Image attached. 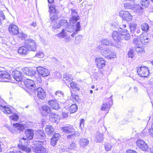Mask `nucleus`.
I'll return each mask as SVG.
<instances>
[{
	"mask_svg": "<svg viewBox=\"0 0 153 153\" xmlns=\"http://www.w3.org/2000/svg\"><path fill=\"white\" fill-rule=\"evenodd\" d=\"M63 80L66 83L67 82H71L72 81L73 79L71 76L69 77L67 74H64L63 75Z\"/></svg>",
	"mask_w": 153,
	"mask_h": 153,
	"instance_id": "4c0bfd02",
	"label": "nucleus"
},
{
	"mask_svg": "<svg viewBox=\"0 0 153 153\" xmlns=\"http://www.w3.org/2000/svg\"><path fill=\"white\" fill-rule=\"evenodd\" d=\"M105 149L107 151H109L111 150V145L109 144H106L105 146Z\"/></svg>",
	"mask_w": 153,
	"mask_h": 153,
	"instance_id": "4d7b16f0",
	"label": "nucleus"
},
{
	"mask_svg": "<svg viewBox=\"0 0 153 153\" xmlns=\"http://www.w3.org/2000/svg\"><path fill=\"white\" fill-rule=\"evenodd\" d=\"M45 131L48 135H53L55 133V129L53 127L50 125H47L45 128Z\"/></svg>",
	"mask_w": 153,
	"mask_h": 153,
	"instance_id": "4be33fe9",
	"label": "nucleus"
},
{
	"mask_svg": "<svg viewBox=\"0 0 153 153\" xmlns=\"http://www.w3.org/2000/svg\"><path fill=\"white\" fill-rule=\"evenodd\" d=\"M57 141L56 139H55V138L52 137L51 139V145L53 146H55Z\"/></svg>",
	"mask_w": 153,
	"mask_h": 153,
	"instance_id": "603ef678",
	"label": "nucleus"
},
{
	"mask_svg": "<svg viewBox=\"0 0 153 153\" xmlns=\"http://www.w3.org/2000/svg\"><path fill=\"white\" fill-rule=\"evenodd\" d=\"M25 46L31 51H35L36 49V43L34 40L30 38L27 39L24 42Z\"/></svg>",
	"mask_w": 153,
	"mask_h": 153,
	"instance_id": "20e7f679",
	"label": "nucleus"
},
{
	"mask_svg": "<svg viewBox=\"0 0 153 153\" xmlns=\"http://www.w3.org/2000/svg\"><path fill=\"white\" fill-rule=\"evenodd\" d=\"M19 37H20L22 39L25 40L27 37V36L26 34L22 33L19 34Z\"/></svg>",
	"mask_w": 153,
	"mask_h": 153,
	"instance_id": "5fc2aeb1",
	"label": "nucleus"
},
{
	"mask_svg": "<svg viewBox=\"0 0 153 153\" xmlns=\"http://www.w3.org/2000/svg\"><path fill=\"white\" fill-rule=\"evenodd\" d=\"M137 72L140 76L143 77H146L149 73L148 68L145 66L137 68Z\"/></svg>",
	"mask_w": 153,
	"mask_h": 153,
	"instance_id": "39448f33",
	"label": "nucleus"
},
{
	"mask_svg": "<svg viewBox=\"0 0 153 153\" xmlns=\"http://www.w3.org/2000/svg\"><path fill=\"white\" fill-rule=\"evenodd\" d=\"M13 126L15 127V130H19L22 131L25 129V126L22 124L18 123L13 124Z\"/></svg>",
	"mask_w": 153,
	"mask_h": 153,
	"instance_id": "2f4dec72",
	"label": "nucleus"
},
{
	"mask_svg": "<svg viewBox=\"0 0 153 153\" xmlns=\"http://www.w3.org/2000/svg\"><path fill=\"white\" fill-rule=\"evenodd\" d=\"M59 22L61 26L65 27V29L68 28L69 30H71V29H72V27L69 25V24L66 20L62 19Z\"/></svg>",
	"mask_w": 153,
	"mask_h": 153,
	"instance_id": "a878e982",
	"label": "nucleus"
},
{
	"mask_svg": "<svg viewBox=\"0 0 153 153\" xmlns=\"http://www.w3.org/2000/svg\"><path fill=\"white\" fill-rule=\"evenodd\" d=\"M11 78V76L9 73L6 71H0V79L4 82H8Z\"/></svg>",
	"mask_w": 153,
	"mask_h": 153,
	"instance_id": "9d476101",
	"label": "nucleus"
},
{
	"mask_svg": "<svg viewBox=\"0 0 153 153\" xmlns=\"http://www.w3.org/2000/svg\"><path fill=\"white\" fill-rule=\"evenodd\" d=\"M120 32L117 31H114L112 34V37L113 39L116 41L120 42L121 40H123V37H122Z\"/></svg>",
	"mask_w": 153,
	"mask_h": 153,
	"instance_id": "412c9836",
	"label": "nucleus"
},
{
	"mask_svg": "<svg viewBox=\"0 0 153 153\" xmlns=\"http://www.w3.org/2000/svg\"><path fill=\"white\" fill-rule=\"evenodd\" d=\"M50 114H49L50 120L53 122H56L58 119L59 118L58 115L53 112H50Z\"/></svg>",
	"mask_w": 153,
	"mask_h": 153,
	"instance_id": "c756f323",
	"label": "nucleus"
},
{
	"mask_svg": "<svg viewBox=\"0 0 153 153\" xmlns=\"http://www.w3.org/2000/svg\"><path fill=\"white\" fill-rule=\"evenodd\" d=\"M134 4L132 5L129 3H126L124 4V6L126 9L133 10L134 7Z\"/></svg>",
	"mask_w": 153,
	"mask_h": 153,
	"instance_id": "79ce46f5",
	"label": "nucleus"
},
{
	"mask_svg": "<svg viewBox=\"0 0 153 153\" xmlns=\"http://www.w3.org/2000/svg\"><path fill=\"white\" fill-rule=\"evenodd\" d=\"M10 34L16 35L19 33V29L17 26L14 24H11L8 28Z\"/></svg>",
	"mask_w": 153,
	"mask_h": 153,
	"instance_id": "f3484780",
	"label": "nucleus"
},
{
	"mask_svg": "<svg viewBox=\"0 0 153 153\" xmlns=\"http://www.w3.org/2000/svg\"><path fill=\"white\" fill-rule=\"evenodd\" d=\"M71 95L73 98V102H77L79 100V97L78 96L75 94H71Z\"/></svg>",
	"mask_w": 153,
	"mask_h": 153,
	"instance_id": "de8ad7c7",
	"label": "nucleus"
},
{
	"mask_svg": "<svg viewBox=\"0 0 153 153\" xmlns=\"http://www.w3.org/2000/svg\"><path fill=\"white\" fill-rule=\"evenodd\" d=\"M119 14L123 19L127 22L131 21L132 19V16L127 11L121 10L119 12Z\"/></svg>",
	"mask_w": 153,
	"mask_h": 153,
	"instance_id": "0eeeda50",
	"label": "nucleus"
},
{
	"mask_svg": "<svg viewBox=\"0 0 153 153\" xmlns=\"http://www.w3.org/2000/svg\"><path fill=\"white\" fill-rule=\"evenodd\" d=\"M43 55L44 54L42 52H39L36 54L35 57L39 58H41L43 57Z\"/></svg>",
	"mask_w": 153,
	"mask_h": 153,
	"instance_id": "e2e57ef3",
	"label": "nucleus"
},
{
	"mask_svg": "<svg viewBox=\"0 0 153 153\" xmlns=\"http://www.w3.org/2000/svg\"><path fill=\"white\" fill-rule=\"evenodd\" d=\"M133 10L136 11L138 15H141L143 11V8L139 4H135Z\"/></svg>",
	"mask_w": 153,
	"mask_h": 153,
	"instance_id": "c85d7f7f",
	"label": "nucleus"
},
{
	"mask_svg": "<svg viewBox=\"0 0 153 153\" xmlns=\"http://www.w3.org/2000/svg\"><path fill=\"white\" fill-rule=\"evenodd\" d=\"M24 84L27 88H28L29 91H31L33 92L35 91V89L37 87L34 81L31 79H27L24 82Z\"/></svg>",
	"mask_w": 153,
	"mask_h": 153,
	"instance_id": "423d86ee",
	"label": "nucleus"
},
{
	"mask_svg": "<svg viewBox=\"0 0 153 153\" xmlns=\"http://www.w3.org/2000/svg\"><path fill=\"white\" fill-rule=\"evenodd\" d=\"M61 129L63 132L66 134L72 133L75 131V129L73 126L70 125L62 127Z\"/></svg>",
	"mask_w": 153,
	"mask_h": 153,
	"instance_id": "6ab92c4d",
	"label": "nucleus"
},
{
	"mask_svg": "<svg viewBox=\"0 0 153 153\" xmlns=\"http://www.w3.org/2000/svg\"><path fill=\"white\" fill-rule=\"evenodd\" d=\"M48 104L53 109L57 110L59 108V106L58 103L55 101L51 100L48 101Z\"/></svg>",
	"mask_w": 153,
	"mask_h": 153,
	"instance_id": "bb28decb",
	"label": "nucleus"
},
{
	"mask_svg": "<svg viewBox=\"0 0 153 153\" xmlns=\"http://www.w3.org/2000/svg\"><path fill=\"white\" fill-rule=\"evenodd\" d=\"M89 143V140L87 139L82 138L79 141V143L81 147L84 148Z\"/></svg>",
	"mask_w": 153,
	"mask_h": 153,
	"instance_id": "7c9ffc66",
	"label": "nucleus"
},
{
	"mask_svg": "<svg viewBox=\"0 0 153 153\" xmlns=\"http://www.w3.org/2000/svg\"><path fill=\"white\" fill-rule=\"evenodd\" d=\"M140 39L139 40L137 38H134L133 40V43L136 45H139V44L140 43Z\"/></svg>",
	"mask_w": 153,
	"mask_h": 153,
	"instance_id": "6e6d98bb",
	"label": "nucleus"
},
{
	"mask_svg": "<svg viewBox=\"0 0 153 153\" xmlns=\"http://www.w3.org/2000/svg\"><path fill=\"white\" fill-rule=\"evenodd\" d=\"M12 76L14 79L17 81L19 82L22 80L23 75L20 71H13Z\"/></svg>",
	"mask_w": 153,
	"mask_h": 153,
	"instance_id": "2eb2a0df",
	"label": "nucleus"
},
{
	"mask_svg": "<svg viewBox=\"0 0 153 153\" xmlns=\"http://www.w3.org/2000/svg\"><path fill=\"white\" fill-rule=\"evenodd\" d=\"M29 50V49L25 45V46L19 48L18 50V53L21 55L24 56L28 53Z\"/></svg>",
	"mask_w": 153,
	"mask_h": 153,
	"instance_id": "b1692460",
	"label": "nucleus"
},
{
	"mask_svg": "<svg viewBox=\"0 0 153 153\" xmlns=\"http://www.w3.org/2000/svg\"><path fill=\"white\" fill-rule=\"evenodd\" d=\"M61 137L59 133H55L53 136V137L55 138V139H56V140H58Z\"/></svg>",
	"mask_w": 153,
	"mask_h": 153,
	"instance_id": "680f3d73",
	"label": "nucleus"
},
{
	"mask_svg": "<svg viewBox=\"0 0 153 153\" xmlns=\"http://www.w3.org/2000/svg\"><path fill=\"white\" fill-rule=\"evenodd\" d=\"M5 19V16L4 13H0V25L1 24V20H3Z\"/></svg>",
	"mask_w": 153,
	"mask_h": 153,
	"instance_id": "69168bd1",
	"label": "nucleus"
},
{
	"mask_svg": "<svg viewBox=\"0 0 153 153\" xmlns=\"http://www.w3.org/2000/svg\"><path fill=\"white\" fill-rule=\"evenodd\" d=\"M25 134L27 139L32 140L34 135V131L32 129H27L25 131Z\"/></svg>",
	"mask_w": 153,
	"mask_h": 153,
	"instance_id": "5701e85b",
	"label": "nucleus"
},
{
	"mask_svg": "<svg viewBox=\"0 0 153 153\" xmlns=\"http://www.w3.org/2000/svg\"><path fill=\"white\" fill-rule=\"evenodd\" d=\"M95 62L97 67L100 69L102 68L105 65V61L102 58H96Z\"/></svg>",
	"mask_w": 153,
	"mask_h": 153,
	"instance_id": "aec40b11",
	"label": "nucleus"
},
{
	"mask_svg": "<svg viewBox=\"0 0 153 153\" xmlns=\"http://www.w3.org/2000/svg\"><path fill=\"white\" fill-rule=\"evenodd\" d=\"M66 31L68 32H72L73 29H71V30H69L68 28H63L61 32L59 33L56 35V36L60 39L64 38L67 36V33L66 32Z\"/></svg>",
	"mask_w": 153,
	"mask_h": 153,
	"instance_id": "a211bd4d",
	"label": "nucleus"
},
{
	"mask_svg": "<svg viewBox=\"0 0 153 153\" xmlns=\"http://www.w3.org/2000/svg\"><path fill=\"white\" fill-rule=\"evenodd\" d=\"M33 150L35 153H47L48 151L45 148L44 142L42 141H35Z\"/></svg>",
	"mask_w": 153,
	"mask_h": 153,
	"instance_id": "f257e3e1",
	"label": "nucleus"
},
{
	"mask_svg": "<svg viewBox=\"0 0 153 153\" xmlns=\"http://www.w3.org/2000/svg\"><path fill=\"white\" fill-rule=\"evenodd\" d=\"M0 109L2 110V111L6 114H10L11 113L12 111L8 108H7L5 106H2L0 105Z\"/></svg>",
	"mask_w": 153,
	"mask_h": 153,
	"instance_id": "473e14b6",
	"label": "nucleus"
},
{
	"mask_svg": "<svg viewBox=\"0 0 153 153\" xmlns=\"http://www.w3.org/2000/svg\"><path fill=\"white\" fill-rule=\"evenodd\" d=\"M99 48L101 50L100 53L101 55L105 57H107L108 55L111 52L109 49L105 48L102 49V48L99 47Z\"/></svg>",
	"mask_w": 153,
	"mask_h": 153,
	"instance_id": "cd10ccee",
	"label": "nucleus"
},
{
	"mask_svg": "<svg viewBox=\"0 0 153 153\" xmlns=\"http://www.w3.org/2000/svg\"><path fill=\"white\" fill-rule=\"evenodd\" d=\"M10 118L12 120L17 121L19 120V117L18 115L15 114L10 116Z\"/></svg>",
	"mask_w": 153,
	"mask_h": 153,
	"instance_id": "8fccbe9b",
	"label": "nucleus"
},
{
	"mask_svg": "<svg viewBox=\"0 0 153 153\" xmlns=\"http://www.w3.org/2000/svg\"><path fill=\"white\" fill-rule=\"evenodd\" d=\"M81 27V26L80 25V22H78L76 25V31H79L80 30V28Z\"/></svg>",
	"mask_w": 153,
	"mask_h": 153,
	"instance_id": "0e129e2a",
	"label": "nucleus"
},
{
	"mask_svg": "<svg viewBox=\"0 0 153 153\" xmlns=\"http://www.w3.org/2000/svg\"><path fill=\"white\" fill-rule=\"evenodd\" d=\"M78 109V106L76 104H72L70 107L69 109L71 113H73L76 112Z\"/></svg>",
	"mask_w": 153,
	"mask_h": 153,
	"instance_id": "c9c22d12",
	"label": "nucleus"
},
{
	"mask_svg": "<svg viewBox=\"0 0 153 153\" xmlns=\"http://www.w3.org/2000/svg\"><path fill=\"white\" fill-rule=\"evenodd\" d=\"M110 42V41L108 39H104L102 41V44L105 45L109 44Z\"/></svg>",
	"mask_w": 153,
	"mask_h": 153,
	"instance_id": "864d4df0",
	"label": "nucleus"
},
{
	"mask_svg": "<svg viewBox=\"0 0 153 153\" xmlns=\"http://www.w3.org/2000/svg\"><path fill=\"white\" fill-rule=\"evenodd\" d=\"M36 69L39 74L43 77L48 76L50 74L47 69L41 67H38L36 68Z\"/></svg>",
	"mask_w": 153,
	"mask_h": 153,
	"instance_id": "9b49d317",
	"label": "nucleus"
},
{
	"mask_svg": "<svg viewBox=\"0 0 153 153\" xmlns=\"http://www.w3.org/2000/svg\"><path fill=\"white\" fill-rule=\"evenodd\" d=\"M111 107V104L110 103L107 102L106 103H104L102 105L101 108L102 111L108 110Z\"/></svg>",
	"mask_w": 153,
	"mask_h": 153,
	"instance_id": "f704fd0d",
	"label": "nucleus"
},
{
	"mask_svg": "<svg viewBox=\"0 0 153 153\" xmlns=\"http://www.w3.org/2000/svg\"><path fill=\"white\" fill-rule=\"evenodd\" d=\"M137 25L134 24H130L129 25L130 31L131 32L133 33L136 29Z\"/></svg>",
	"mask_w": 153,
	"mask_h": 153,
	"instance_id": "37998d69",
	"label": "nucleus"
},
{
	"mask_svg": "<svg viewBox=\"0 0 153 153\" xmlns=\"http://www.w3.org/2000/svg\"><path fill=\"white\" fill-rule=\"evenodd\" d=\"M84 120L83 119H81L80 121V124H79V127H80L82 129L84 128Z\"/></svg>",
	"mask_w": 153,
	"mask_h": 153,
	"instance_id": "13d9d810",
	"label": "nucleus"
},
{
	"mask_svg": "<svg viewBox=\"0 0 153 153\" xmlns=\"http://www.w3.org/2000/svg\"><path fill=\"white\" fill-rule=\"evenodd\" d=\"M141 4L142 7H147L149 3V1L148 0H142L141 1Z\"/></svg>",
	"mask_w": 153,
	"mask_h": 153,
	"instance_id": "a19ab883",
	"label": "nucleus"
},
{
	"mask_svg": "<svg viewBox=\"0 0 153 153\" xmlns=\"http://www.w3.org/2000/svg\"><path fill=\"white\" fill-rule=\"evenodd\" d=\"M140 41L143 45H146L149 41V39L148 36L144 34H142L140 38Z\"/></svg>",
	"mask_w": 153,
	"mask_h": 153,
	"instance_id": "393cba45",
	"label": "nucleus"
},
{
	"mask_svg": "<svg viewBox=\"0 0 153 153\" xmlns=\"http://www.w3.org/2000/svg\"><path fill=\"white\" fill-rule=\"evenodd\" d=\"M134 51L133 49H130V50L128 51V57L132 59L134 56Z\"/></svg>",
	"mask_w": 153,
	"mask_h": 153,
	"instance_id": "a18cd8bd",
	"label": "nucleus"
},
{
	"mask_svg": "<svg viewBox=\"0 0 153 153\" xmlns=\"http://www.w3.org/2000/svg\"><path fill=\"white\" fill-rule=\"evenodd\" d=\"M36 92H37V96L39 99L43 100L45 98L46 95L45 91L41 87H37L33 92L35 94Z\"/></svg>",
	"mask_w": 153,
	"mask_h": 153,
	"instance_id": "1a4fd4ad",
	"label": "nucleus"
},
{
	"mask_svg": "<svg viewBox=\"0 0 153 153\" xmlns=\"http://www.w3.org/2000/svg\"><path fill=\"white\" fill-rule=\"evenodd\" d=\"M71 134L67 135V138L68 140H73L75 139L74 135L73 133H71Z\"/></svg>",
	"mask_w": 153,
	"mask_h": 153,
	"instance_id": "052dcab7",
	"label": "nucleus"
},
{
	"mask_svg": "<svg viewBox=\"0 0 153 153\" xmlns=\"http://www.w3.org/2000/svg\"><path fill=\"white\" fill-rule=\"evenodd\" d=\"M73 135H74L75 138L76 137H78L80 136V134L78 131H74V132L72 133Z\"/></svg>",
	"mask_w": 153,
	"mask_h": 153,
	"instance_id": "338daca9",
	"label": "nucleus"
},
{
	"mask_svg": "<svg viewBox=\"0 0 153 153\" xmlns=\"http://www.w3.org/2000/svg\"><path fill=\"white\" fill-rule=\"evenodd\" d=\"M71 17L69 18L70 24H74L76 23L80 19L76 10L74 9H71Z\"/></svg>",
	"mask_w": 153,
	"mask_h": 153,
	"instance_id": "7ed1b4c3",
	"label": "nucleus"
},
{
	"mask_svg": "<svg viewBox=\"0 0 153 153\" xmlns=\"http://www.w3.org/2000/svg\"><path fill=\"white\" fill-rule=\"evenodd\" d=\"M49 8L51 16H52L51 17L50 19L53 22L58 18L57 14L59 13V11L56 10L55 6L54 5H50Z\"/></svg>",
	"mask_w": 153,
	"mask_h": 153,
	"instance_id": "f03ea898",
	"label": "nucleus"
},
{
	"mask_svg": "<svg viewBox=\"0 0 153 153\" xmlns=\"http://www.w3.org/2000/svg\"><path fill=\"white\" fill-rule=\"evenodd\" d=\"M120 34L123 37V40H128L130 38V34L128 33V31L125 29L123 30L122 28H120L118 29Z\"/></svg>",
	"mask_w": 153,
	"mask_h": 153,
	"instance_id": "f8f14e48",
	"label": "nucleus"
},
{
	"mask_svg": "<svg viewBox=\"0 0 153 153\" xmlns=\"http://www.w3.org/2000/svg\"><path fill=\"white\" fill-rule=\"evenodd\" d=\"M55 95L59 98H62L64 97L63 93L60 91H57L55 93Z\"/></svg>",
	"mask_w": 153,
	"mask_h": 153,
	"instance_id": "09e8293b",
	"label": "nucleus"
},
{
	"mask_svg": "<svg viewBox=\"0 0 153 153\" xmlns=\"http://www.w3.org/2000/svg\"><path fill=\"white\" fill-rule=\"evenodd\" d=\"M34 137L37 139L44 140L46 136L44 130L41 129L37 131L35 133Z\"/></svg>",
	"mask_w": 153,
	"mask_h": 153,
	"instance_id": "dca6fc26",
	"label": "nucleus"
},
{
	"mask_svg": "<svg viewBox=\"0 0 153 153\" xmlns=\"http://www.w3.org/2000/svg\"><path fill=\"white\" fill-rule=\"evenodd\" d=\"M22 70L25 74L31 77L34 76L36 73L35 71L31 68L29 69L27 67L22 68Z\"/></svg>",
	"mask_w": 153,
	"mask_h": 153,
	"instance_id": "4468645a",
	"label": "nucleus"
},
{
	"mask_svg": "<svg viewBox=\"0 0 153 153\" xmlns=\"http://www.w3.org/2000/svg\"><path fill=\"white\" fill-rule=\"evenodd\" d=\"M27 139L26 138L23 137L22 139L19 140V141L20 144L22 146V152H25L27 153L30 152L31 151L29 147H27L25 146V141H27Z\"/></svg>",
	"mask_w": 153,
	"mask_h": 153,
	"instance_id": "ddd939ff",
	"label": "nucleus"
},
{
	"mask_svg": "<svg viewBox=\"0 0 153 153\" xmlns=\"http://www.w3.org/2000/svg\"><path fill=\"white\" fill-rule=\"evenodd\" d=\"M82 38V36L81 35L76 36L75 39V43L76 44H79L81 41Z\"/></svg>",
	"mask_w": 153,
	"mask_h": 153,
	"instance_id": "c03bdc74",
	"label": "nucleus"
},
{
	"mask_svg": "<svg viewBox=\"0 0 153 153\" xmlns=\"http://www.w3.org/2000/svg\"><path fill=\"white\" fill-rule=\"evenodd\" d=\"M136 145L142 150L144 151H148L149 149L147 144L144 141L140 139L137 140Z\"/></svg>",
	"mask_w": 153,
	"mask_h": 153,
	"instance_id": "6e6552de",
	"label": "nucleus"
},
{
	"mask_svg": "<svg viewBox=\"0 0 153 153\" xmlns=\"http://www.w3.org/2000/svg\"><path fill=\"white\" fill-rule=\"evenodd\" d=\"M42 109L43 110L45 111L47 113H49L51 112L50 108L47 105H44L42 106Z\"/></svg>",
	"mask_w": 153,
	"mask_h": 153,
	"instance_id": "49530a36",
	"label": "nucleus"
},
{
	"mask_svg": "<svg viewBox=\"0 0 153 153\" xmlns=\"http://www.w3.org/2000/svg\"><path fill=\"white\" fill-rule=\"evenodd\" d=\"M141 27L142 30L145 32L148 31L149 28V25L146 23H143Z\"/></svg>",
	"mask_w": 153,
	"mask_h": 153,
	"instance_id": "58836bf2",
	"label": "nucleus"
},
{
	"mask_svg": "<svg viewBox=\"0 0 153 153\" xmlns=\"http://www.w3.org/2000/svg\"><path fill=\"white\" fill-rule=\"evenodd\" d=\"M135 50L137 53H142L144 51V48L143 46H140V45H136Z\"/></svg>",
	"mask_w": 153,
	"mask_h": 153,
	"instance_id": "e433bc0d",
	"label": "nucleus"
},
{
	"mask_svg": "<svg viewBox=\"0 0 153 153\" xmlns=\"http://www.w3.org/2000/svg\"><path fill=\"white\" fill-rule=\"evenodd\" d=\"M70 85L72 88L75 89L76 91H79L80 90L79 85L76 83L74 82H71L70 83Z\"/></svg>",
	"mask_w": 153,
	"mask_h": 153,
	"instance_id": "ea45409f",
	"label": "nucleus"
},
{
	"mask_svg": "<svg viewBox=\"0 0 153 153\" xmlns=\"http://www.w3.org/2000/svg\"><path fill=\"white\" fill-rule=\"evenodd\" d=\"M116 56V53L115 52L111 51L110 53L108 54L107 58L108 59H111L115 57Z\"/></svg>",
	"mask_w": 153,
	"mask_h": 153,
	"instance_id": "3c124183",
	"label": "nucleus"
},
{
	"mask_svg": "<svg viewBox=\"0 0 153 153\" xmlns=\"http://www.w3.org/2000/svg\"><path fill=\"white\" fill-rule=\"evenodd\" d=\"M61 27L59 23V22L58 23H56L53 26H52V28L54 29L56 28H59Z\"/></svg>",
	"mask_w": 153,
	"mask_h": 153,
	"instance_id": "bf43d9fd",
	"label": "nucleus"
},
{
	"mask_svg": "<svg viewBox=\"0 0 153 153\" xmlns=\"http://www.w3.org/2000/svg\"><path fill=\"white\" fill-rule=\"evenodd\" d=\"M95 137L97 139V142H101L103 140L102 134L99 132H97L96 133Z\"/></svg>",
	"mask_w": 153,
	"mask_h": 153,
	"instance_id": "72a5a7b5",
	"label": "nucleus"
},
{
	"mask_svg": "<svg viewBox=\"0 0 153 153\" xmlns=\"http://www.w3.org/2000/svg\"><path fill=\"white\" fill-rule=\"evenodd\" d=\"M23 152L18 149L17 150L14 149L13 151L11 152L10 153H23L22 152Z\"/></svg>",
	"mask_w": 153,
	"mask_h": 153,
	"instance_id": "774afa93",
	"label": "nucleus"
}]
</instances>
